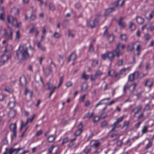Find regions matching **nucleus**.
Returning a JSON list of instances; mask_svg holds the SVG:
<instances>
[{
    "mask_svg": "<svg viewBox=\"0 0 154 154\" xmlns=\"http://www.w3.org/2000/svg\"><path fill=\"white\" fill-rule=\"evenodd\" d=\"M0 20H4V13L2 12L0 14Z\"/></svg>",
    "mask_w": 154,
    "mask_h": 154,
    "instance_id": "13d9d810",
    "label": "nucleus"
},
{
    "mask_svg": "<svg viewBox=\"0 0 154 154\" xmlns=\"http://www.w3.org/2000/svg\"><path fill=\"white\" fill-rule=\"evenodd\" d=\"M20 37V33L19 31H17L16 32V36L15 39L16 41H18Z\"/></svg>",
    "mask_w": 154,
    "mask_h": 154,
    "instance_id": "7c9ffc66",
    "label": "nucleus"
},
{
    "mask_svg": "<svg viewBox=\"0 0 154 154\" xmlns=\"http://www.w3.org/2000/svg\"><path fill=\"white\" fill-rule=\"evenodd\" d=\"M13 46L11 45H7L5 47V49L4 51L5 52H9L13 50Z\"/></svg>",
    "mask_w": 154,
    "mask_h": 154,
    "instance_id": "6ab92c4d",
    "label": "nucleus"
},
{
    "mask_svg": "<svg viewBox=\"0 0 154 154\" xmlns=\"http://www.w3.org/2000/svg\"><path fill=\"white\" fill-rule=\"evenodd\" d=\"M102 74V73L100 71L98 70L94 74V76L98 77L100 76Z\"/></svg>",
    "mask_w": 154,
    "mask_h": 154,
    "instance_id": "473e14b6",
    "label": "nucleus"
},
{
    "mask_svg": "<svg viewBox=\"0 0 154 154\" xmlns=\"http://www.w3.org/2000/svg\"><path fill=\"white\" fill-rule=\"evenodd\" d=\"M37 47L41 51H46V49L45 47L43 46L40 42H37Z\"/></svg>",
    "mask_w": 154,
    "mask_h": 154,
    "instance_id": "dca6fc26",
    "label": "nucleus"
},
{
    "mask_svg": "<svg viewBox=\"0 0 154 154\" xmlns=\"http://www.w3.org/2000/svg\"><path fill=\"white\" fill-rule=\"evenodd\" d=\"M2 57L4 58H5L6 60H0V66L3 65L9 59L10 56L9 55H7L6 56L3 55Z\"/></svg>",
    "mask_w": 154,
    "mask_h": 154,
    "instance_id": "f3484780",
    "label": "nucleus"
},
{
    "mask_svg": "<svg viewBox=\"0 0 154 154\" xmlns=\"http://www.w3.org/2000/svg\"><path fill=\"white\" fill-rule=\"evenodd\" d=\"M36 19V17L35 15L32 14L29 17V19L31 21H34Z\"/></svg>",
    "mask_w": 154,
    "mask_h": 154,
    "instance_id": "58836bf2",
    "label": "nucleus"
},
{
    "mask_svg": "<svg viewBox=\"0 0 154 154\" xmlns=\"http://www.w3.org/2000/svg\"><path fill=\"white\" fill-rule=\"evenodd\" d=\"M105 100V99H103L100 101L95 106V108L97 107L98 106L102 105L103 104L105 103L103 101Z\"/></svg>",
    "mask_w": 154,
    "mask_h": 154,
    "instance_id": "8fccbe9b",
    "label": "nucleus"
},
{
    "mask_svg": "<svg viewBox=\"0 0 154 154\" xmlns=\"http://www.w3.org/2000/svg\"><path fill=\"white\" fill-rule=\"evenodd\" d=\"M137 86V84L134 83L133 85H131L129 87V89L130 91H133Z\"/></svg>",
    "mask_w": 154,
    "mask_h": 154,
    "instance_id": "bb28decb",
    "label": "nucleus"
},
{
    "mask_svg": "<svg viewBox=\"0 0 154 154\" xmlns=\"http://www.w3.org/2000/svg\"><path fill=\"white\" fill-rule=\"evenodd\" d=\"M20 82L22 86H25L26 84V79L24 76L20 78Z\"/></svg>",
    "mask_w": 154,
    "mask_h": 154,
    "instance_id": "1a4fd4ad",
    "label": "nucleus"
},
{
    "mask_svg": "<svg viewBox=\"0 0 154 154\" xmlns=\"http://www.w3.org/2000/svg\"><path fill=\"white\" fill-rule=\"evenodd\" d=\"M91 143L92 144V146L95 148L99 146L100 144V142L96 140L91 141Z\"/></svg>",
    "mask_w": 154,
    "mask_h": 154,
    "instance_id": "ddd939ff",
    "label": "nucleus"
},
{
    "mask_svg": "<svg viewBox=\"0 0 154 154\" xmlns=\"http://www.w3.org/2000/svg\"><path fill=\"white\" fill-rule=\"evenodd\" d=\"M94 51V48L93 47V46L91 44L89 49V51L90 52H93Z\"/></svg>",
    "mask_w": 154,
    "mask_h": 154,
    "instance_id": "0e129e2a",
    "label": "nucleus"
},
{
    "mask_svg": "<svg viewBox=\"0 0 154 154\" xmlns=\"http://www.w3.org/2000/svg\"><path fill=\"white\" fill-rule=\"evenodd\" d=\"M135 73L131 74L129 75L128 77V80L132 82L134 80L135 77Z\"/></svg>",
    "mask_w": 154,
    "mask_h": 154,
    "instance_id": "a878e982",
    "label": "nucleus"
},
{
    "mask_svg": "<svg viewBox=\"0 0 154 154\" xmlns=\"http://www.w3.org/2000/svg\"><path fill=\"white\" fill-rule=\"evenodd\" d=\"M120 38L122 40L126 41L127 39V37L125 34L122 35H121Z\"/></svg>",
    "mask_w": 154,
    "mask_h": 154,
    "instance_id": "79ce46f5",
    "label": "nucleus"
},
{
    "mask_svg": "<svg viewBox=\"0 0 154 154\" xmlns=\"http://www.w3.org/2000/svg\"><path fill=\"white\" fill-rule=\"evenodd\" d=\"M144 38L145 40H148L150 38V36L149 34L146 33L144 35Z\"/></svg>",
    "mask_w": 154,
    "mask_h": 154,
    "instance_id": "49530a36",
    "label": "nucleus"
},
{
    "mask_svg": "<svg viewBox=\"0 0 154 154\" xmlns=\"http://www.w3.org/2000/svg\"><path fill=\"white\" fill-rule=\"evenodd\" d=\"M116 10V9L114 7H112L108 8L105 11L104 14L105 16L108 15L110 14L112 12H114Z\"/></svg>",
    "mask_w": 154,
    "mask_h": 154,
    "instance_id": "6e6552de",
    "label": "nucleus"
},
{
    "mask_svg": "<svg viewBox=\"0 0 154 154\" xmlns=\"http://www.w3.org/2000/svg\"><path fill=\"white\" fill-rule=\"evenodd\" d=\"M147 29L151 32L154 30V26L153 25L150 23H148L146 24Z\"/></svg>",
    "mask_w": 154,
    "mask_h": 154,
    "instance_id": "2eb2a0df",
    "label": "nucleus"
},
{
    "mask_svg": "<svg viewBox=\"0 0 154 154\" xmlns=\"http://www.w3.org/2000/svg\"><path fill=\"white\" fill-rule=\"evenodd\" d=\"M121 56L122 54L117 48L111 51H107L105 54H101V57L103 60H105L107 58L109 61H112L115 56L119 57Z\"/></svg>",
    "mask_w": 154,
    "mask_h": 154,
    "instance_id": "f03ea898",
    "label": "nucleus"
},
{
    "mask_svg": "<svg viewBox=\"0 0 154 154\" xmlns=\"http://www.w3.org/2000/svg\"><path fill=\"white\" fill-rule=\"evenodd\" d=\"M28 48L25 45H20L16 51L15 58L19 59L20 58L22 60H26L29 57V54L28 51Z\"/></svg>",
    "mask_w": 154,
    "mask_h": 154,
    "instance_id": "f257e3e1",
    "label": "nucleus"
},
{
    "mask_svg": "<svg viewBox=\"0 0 154 154\" xmlns=\"http://www.w3.org/2000/svg\"><path fill=\"white\" fill-rule=\"evenodd\" d=\"M49 8L50 10L52 11H53L55 9L54 7V5L53 4L51 3L49 5Z\"/></svg>",
    "mask_w": 154,
    "mask_h": 154,
    "instance_id": "a19ab883",
    "label": "nucleus"
},
{
    "mask_svg": "<svg viewBox=\"0 0 154 154\" xmlns=\"http://www.w3.org/2000/svg\"><path fill=\"white\" fill-rule=\"evenodd\" d=\"M148 126H144L142 130V132L143 134L146 133L147 131Z\"/></svg>",
    "mask_w": 154,
    "mask_h": 154,
    "instance_id": "f704fd0d",
    "label": "nucleus"
},
{
    "mask_svg": "<svg viewBox=\"0 0 154 154\" xmlns=\"http://www.w3.org/2000/svg\"><path fill=\"white\" fill-rule=\"evenodd\" d=\"M107 116V114L106 113L103 112L102 113L100 116L101 118L104 119Z\"/></svg>",
    "mask_w": 154,
    "mask_h": 154,
    "instance_id": "bf43d9fd",
    "label": "nucleus"
},
{
    "mask_svg": "<svg viewBox=\"0 0 154 154\" xmlns=\"http://www.w3.org/2000/svg\"><path fill=\"white\" fill-rule=\"evenodd\" d=\"M55 138H56L54 135H51L48 137V141L49 143L52 142L54 141Z\"/></svg>",
    "mask_w": 154,
    "mask_h": 154,
    "instance_id": "5701e85b",
    "label": "nucleus"
},
{
    "mask_svg": "<svg viewBox=\"0 0 154 154\" xmlns=\"http://www.w3.org/2000/svg\"><path fill=\"white\" fill-rule=\"evenodd\" d=\"M9 128L11 131L12 132L13 134L11 135V138L12 140H13L14 137H16V128L17 126L16 124V123L11 124L9 126Z\"/></svg>",
    "mask_w": 154,
    "mask_h": 154,
    "instance_id": "20e7f679",
    "label": "nucleus"
},
{
    "mask_svg": "<svg viewBox=\"0 0 154 154\" xmlns=\"http://www.w3.org/2000/svg\"><path fill=\"white\" fill-rule=\"evenodd\" d=\"M83 128V125L82 122H81L78 126V128L79 130L82 131Z\"/></svg>",
    "mask_w": 154,
    "mask_h": 154,
    "instance_id": "774afa93",
    "label": "nucleus"
},
{
    "mask_svg": "<svg viewBox=\"0 0 154 154\" xmlns=\"http://www.w3.org/2000/svg\"><path fill=\"white\" fill-rule=\"evenodd\" d=\"M82 132V130L78 129L75 133L74 135L76 136H78L81 134Z\"/></svg>",
    "mask_w": 154,
    "mask_h": 154,
    "instance_id": "09e8293b",
    "label": "nucleus"
},
{
    "mask_svg": "<svg viewBox=\"0 0 154 154\" xmlns=\"http://www.w3.org/2000/svg\"><path fill=\"white\" fill-rule=\"evenodd\" d=\"M117 125L115 123H114L113 124L111 125V127H112V129L110 131V132H111L113 131L114 130L115 128H116V126Z\"/></svg>",
    "mask_w": 154,
    "mask_h": 154,
    "instance_id": "37998d69",
    "label": "nucleus"
},
{
    "mask_svg": "<svg viewBox=\"0 0 154 154\" xmlns=\"http://www.w3.org/2000/svg\"><path fill=\"white\" fill-rule=\"evenodd\" d=\"M124 19V18L123 17H120L118 22V24L122 28L125 27L126 26L125 23L122 21Z\"/></svg>",
    "mask_w": 154,
    "mask_h": 154,
    "instance_id": "4468645a",
    "label": "nucleus"
},
{
    "mask_svg": "<svg viewBox=\"0 0 154 154\" xmlns=\"http://www.w3.org/2000/svg\"><path fill=\"white\" fill-rule=\"evenodd\" d=\"M123 60H121L118 61L117 64L119 66H120L123 65Z\"/></svg>",
    "mask_w": 154,
    "mask_h": 154,
    "instance_id": "e2e57ef3",
    "label": "nucleus"
},
{
    "mask_svg": "<svg viewBox=\"0 0 154 154\" xmlns=\"http://www.w3.org/2000/svg\"><path fill=\"white\" fill-rule=\"evenodd\" d=\"M120 75L119 74V73H117L115 74V77L116 79L117 80H119L120 78Z\"/></svg>",
    "mask_w": 154,
    "mask_h": 154,
    "instance_id": "338daca9",
    "label": "nucleus"
},
{
    "mask_svg": "<svg viewBox=\"0 0 154 154\" xmlns=\"http://www.w3.org/2000/svg\"><path fill=\"white\" fill-rule=\"evenodd\" d=\"M99 117L98 116H95L93 119V121L94 123H96L99 121Z\"/></svg>",
    "mask_w": 154,
    "mask_h": 154,
    "instance_id": "c03bdc74",
    "label": "nucleus"
},
{
    "mask_svg": "<svg viewBox=\"0 0 154 154\" xmlns=\"http://www.w3.org/2000/svg\"><path fill=\"white\" fill-rule=\"evenodd\" d=\"M152 85V82L149 79H147L145 84V86L149 88H150Z\"/></svg>",
    "mask_w": 154,
    "mask_h": 154,
    "instance_id": "a211bd4d",
    "label": "nucleus"
},
{
    "mask_svg": "<svg viewBox=\"0 0 154 154\" xmlns=\"http://www.w3.org/2000/svg\"><path fill=\"white\" fill-rule=\"evenodd\" d=\"M89 76L85 74V72H84L81 75V77L82 79L85 80H87L89 78Z\"/></svg>",
    "mask_w": 154,
    "mask_h": 154,
    "instance_id": "393cba45",
    "label": "nucleus"
},
{
    "mask_svg": "<svg viewBox=\"0 0 154 154\" xmlns=\"http://www.w3.org/2000/svg\"><path fill=\"white\" fill-rule=\"evenodd\" d=\"M87 25L91 28L95 27V24L94 20L91 19L89 20L87 22Z\"/></svg>",
    "mask_w": 154,
    "mask_h": 154,
    "instance_id": "9b49d317",
    "label": "nucleus"
},
{
    "mask_svg": "<svg viewBox=\"0 0 154 154\" xmlns=\"http://www.w3.org/2000/svg\"><path fill=\"white\" fill-rule=\"evenodd\" d=\"M8 106L11 109L13 108L15 105V103L14 100L13 101H10L8 104Z\"/></svg>",
    "mask_w": 154,
    "mask_h": 154,
    "instance_id": "b1692460",
    "label": "nucleus"
},
{
    "mask_svg": "<svg viewBox=\"0 0 154 154\" xmlns=\"http://www.w3.org/2000/svg\"><path fill=\"white\" fill-rule=\"evenodd\" d=\"M125 2L124 0H118L116 2H114L113 3V5L114 6V8L116 9V8L117 6H120L122 7Z\"/></svg>",
    "mask_w": 154,
    "mask_h": 154,
    "instance_id": "39448f33",
    "label": "nucleus"
},
{
    "mask_svg": "<svg viewBox=\"0 0 154 154\" xmlns=\"http://www.w3.org/2000/svg\"><path fill=\"white\" fill-rule=\"evenodd\" d=\"M53 36L56 38H58L60 36V35L58 33L56 32L54 34Z\"/></svg>",
    "mask_w": 154,
    "mask_h": 154,
    "instance_id": "052dcab7",
    "label": "nucleus"
},
{
    "mask_svg": "<svg viewBox=\"0 0 154 154\" xmlns=\"http://www.w3.org/2000/svg\"><path fill=\"white\" fill-rule=\"evenodd\" d=\"M107 124V122L106 121H104L102 122L100 125V127L101 128H103L106 126Z\"/></svg>",
    "mask_w": 154,
    "mask_h": 154,
    "instance_id": "a18cd8bd",
    "label": "nucleus"
},
{
    "mask_svg": "<svg viewBox=\"0 0 154 154\" xmlns=\"http://www.w3.org/2000/svg\"><path fill=\"white\" fill-rule=\"evenodd\" d=\"M68 36L69 37L73 38L74 36V34L72 33L70 30H68Z\"/></svg>",
    "mask_w": 154,
    "mask_h": 154,
    "instance_id": "5fc2aeb1",
    "label": "nucleus"
},
{
    "mask_svg": "<svg viewBox=\"0 0 154 154\" xmlns=\"http://www.w3.org/2000/svg\"><path fill=\"white\" fill-rule=\"evenodd\" d=\"M76 58L77 56L76 54L75 53L73 52L71 54L69 58L68 61L69 62L71 61H73V62L72 64V65H74V61L76 59Z\"/></svg>",
    "mask_w": 154,
    "mask_h": 154,
    "instance_id": "0eeeda50",
    "label": "nucleus"
},
{
    "mask_svg": "<svg viewBox=\"0 0 154 154\" xmlns=\"http://www.w3.org/2000/svg\"><path fill=\"white\" fill-rule=\"evenodd\" d=\"M125 45H123L121 44L120 43H118L117 45H116V49H117L118 48V49L119 51L121 52L122 54V55L123 54V52L121 50H119V48H121L122 50H123L125 49Z\"/></svg>",
    "mask_w": 154,
    "mask_h": 154,
    "instance_id": "f8f14e48",
    "label": "nucleus"
},
{
    "mask_svg": "<svg viewBox=\"0 0 154 154\" xmlns=\"http://www.w3.org/2000/svg\"><path fill=\"white\" fill-rule=\"evenodd\" d=\"M130 122L129 121H125L124 122L123 125V128L126 127L127 128L129 125Z\"/></svg>",
    "mask_w": 154,
    "mask_h": 154,
    "instance_id": "c756f323",
    "label": "nucleus"
},
{
    "mask_svg": "<svg viewBox=\"0 0 154 154\" xmlns=\"http://www.w3.org/2000/svg\"><path fill=\"white\" fill-rule=\"evenodd\" d=\"M152 145V142L151 141H149V143L147 145L146 149H148L149 148L151 147Z\"/></svg>",
    "mask_w": 154,
    "mask_h": 154,
    "instance_id": "680f3d73",
    "label": "nucleus"
},
{
    "mask_svg": "<svg viewBox=\"0 0 154 154\" xmlns=\"http://www.w3.org/2000/svg\"><path fill=\"white\" fill-rule=\"evenodd\" d=\"M13 34V31L11 29H10V34L8 35H7V32L5 29H0V35L2 34L3 36H7V39L12 40V36Z\"/></svg>",
    "mask_w": 154,
    "mask_h": 154,
    "instance_id": "7ed1b4c3",
    "label": "nucleus"
},
{
    "mask_svg": "<svg viewBox=\"0 0 154 154\" xmlns=\"http://www.w3.org/2000/svg\"><path fill=\"white\" fill-rule=\"evenodd\" d=\"M29 93L30 94V97H31L32 95V91H30L29 90H28L27 88L25 89V94L26 95L27 93Z\"/></svg>",
    "mask_w": 154,
    "mask_h": 154,
    "instance_id": "e433bc0d",
    "label": "nucleus"
},
{
    "mask_svg": "<svg viewBox=\"0 0 154 154\" xmlns=\"http://www.w3.org/2000/svg\"><path fill=\"white\" fill-rule=\"evenodd\" d=\"M122 140H118L117 142V145L118 146H120L122 144Z\"/></svg>",
    "mask_w": 154,
    "mask_h": 154,
    "instance_id": "69168bd1",
    "label": "nucleus"
},
{
    "mask_svg": "<svg viewBox=\"0 0 154 154\" xmlns=\"http://www.w3.org/2000/svg\"><path fill=\"white\" fill-rule=\"evenodd\" d=\"M69 141V139L68 137H66L63 138V142L61 143L62 145H63L64 144L67 143Z\"/></svg>",
    "mask_w": 154,
    "mask_h": 154,
    "instance_id": "4c0bfd02",
    "label": "nucleus"
},
{
    "mask_svg": "<svg viewBox=\"0 0 154 154\" xmlns=\"http://www.w3.org/2000/svg\"><path fill=\"white\" fill-rule=\"evenodd\" d=\"M5 90L7 92L10 93H12L13 91V90L12 89L8 87H6Z\"/></svg>",
    "mask_w": 154,
    "mask_h": 154,
    "instance_id": "603ef678",
    "label": "nucleus"
},
{
    "mask_svg": "<svg viewBox=\"0 0 154 154\" xmlns=\"http://www.w3.org/2000/svg\"><path fill=\"white\" fill-rule=\"evenodd\" d=\"M14 148L13 147L11 148L9 150L8 152V154H14Z\"/></svg>",
    "mask_w": 154,
    "mask_h": 154,
    "instance_id": "864d4df0",
    "label": "nucleus"
},
{
    "mask_svg": "<svg viewBox=\"0 0 154 154\" xmlns=\"http://www.w3.org/2000/svg\"><path fill=\"white\" fill-rule=\"evenodd\" d=\"M86 95V94H84L82 97H81L79 99V101L80 102H84L85 100Z\"/></svg>",
    "mask_w": 154,
    "mask_h": 154,
    "instance_id": "6e6d98bb",
    "label": "nucleus"
},
{
    "mask_svg": "<svg viewBox=\"0 0 154 154\" xmlns=\"http://www.w3.org/2000/svg\"><path fill=\"white\" fill-rule=\"evenodd\" d=\"M63 82V76H61V77H60V78L59 83L58 86L57 87V88H59L60 87V86L62 84Z\"/></svg>",
    "mask_w": 154,
    "mask_h": 154,
    "instance_id": "ea45409f",
    "label": "nucleus"
},
{
    "mask_svg": "<svg viewBox=\"0 0 154 154\" xmlns=\"http://www.w3.org/2000/svg\"><path fill=\"white\" fill-rule=\"evenodd\" d=\"M93 62L92 64V66H93L95 67L96 66L98 63V61L97 60H93Z\"/></svg>",
    "mask_w": 154,
    "mask_h": 154,
    "instance_id": "4d7b16f0",
    "label": "nucleus"
},
{
    "mask_svg": "<svg viewBox=\"0 0 154 154\" xmlns=\"http://www.w3.org/2000/svg\"><path fill=\"white\" fill-rule=\"evenodd\" d=\"M141 47L140 45H137V48H136V51L137 52V53L136 54L137 55H138L140 53V48Z\"/></svg>",
    "mask_w": 154,
    "mask_h": 154,
    "instance_id": "c85d7f7f",
    "label": "nucleus"
},
{
    "mask_svg": "<svg viewBox=\"0 0 154 154\" xmlns=\"http://www.w3.org/2000/svg\"><path fill=\"white\" fill-rule=\"evenodd\" d=\"M109 40V42H112L114 39V36L112 35H110L108 37Z\"/></svg>",
    "mask_w": 154,
    "mask_h": 154,
    "instance_id": "de8ad7c7",
    "label": "nucleus"
},
{
    "mask_svg": "<svg viewBox=\"0 0 154 154\" xmlns=\"http://www.w3.org/2000/svg\"><path fill=\"white\" fill-rule=\"evenodd\" d=\"M134 49V44L129 45L127 46V50L128 51H132Z\"/></svg>",
    "mask_w": 154,
    "mask_h": 154,
    "instance_id": "cd10ccee",
    "label": "nucleus"
},
{
    "mask_svg": "<svg viewBox=\"0 0 154 154\" xmlns=\"http://www.w3.org/2000/svg\"><path fill=\"white\" fill-rule=\"evenodd\" d=\"M129 68V67H128L126 68H124L122 69L120 71V72H119V74L120 75L122 74L125 72L126 70L128 69Z\"/></svg>",
    "mask_w": 154,
    "mask_h": 154,
    "instance_id": "c9c22d12",
    "label": "nucleus"
},
{
    "mask_svg": "<svg viewBox=\"0 0 154 154\" xmlns=\"http://www.w3.org/2000/svg\"><path fill=\"white\" fill-rule=\"evenodd\" d=\"M87 88L88 86L87 84L86 83H84L83 84L81 88V91H84L87 89Z\"/></svg>",
    "mask_w": 154,
    "mask_h": 154,
    "instance_id": "2f4dec72",
    "label": "nucleus"
},
{
    "mask_svg": "<svg viewBox=\"0 0 154 154\" xmlns=\"http://www.w3.org/2000/svg\"><path fill=\"white\" fill-rule=\"evenodd\" d=\"M8 22L11 24L13 26H15V23H17V20L16 18H14L12 16H8Z\"/></svg>",
    "mask_w": 154,
    "mask_h": 154,
    "instance_id": "423d86ee",
    "label": "nucleus"
},
{
    "mask_svg": "<svg viewBox=\"0 0 154 154\" xmlns=\"http://www.w3.org/2000/svg\"><path fill=\"white\" fill-rule=\"evenodd\" d=\"M125 117L124 116H122L120 117L117 119L116 122L114 123L116 124L117 125H118L120 122H121L123 120Z\"/></svg>",
    "mask_w": 154,
    "mask_h": 154,
    "instance_id": "412c9836",
    "label": "nucleus"
},
{
    "mask_svg": "<svg viewBox=\"0 0 154 154\" xmlns=\"http://www.w3.org/2000/svg\"><path fill=\"white\" fill-rule=\"evenodd\" d=\"M142 108V106L141 105H140L137 107L134 108L132 110V112H134V116H135L138 114L139 112H140L141 109Z\"/></svg>",
    "mask_w": 154,
    "mask_h": 154,
    "instance_id": "9d476101",
    "label": "nucleus"
},
{
    "mask_svg": "<svg viewBox=\"0 0 154 154\" xmlns=\"http://www.w3.org/2000/svg\"><path fill=\"white\" fill-rule=\"evenodd\" d=\"M136 20L137 22L139 24H142L144 21V19L142 17H137Z\"/></svg>",
    "mask_w": 154,
    "mask_h": 154,
    "instance_id": "aec40b11",
    "label": "nucleus"
},
{
    "mask_svg": "<svg viewBox=\"0 0 154 154\" xmlns=\"http://www.w3.org/2000/svg\"><path fill=\"white\" fill-rule=\"evenodd\" d=\"M154 16V11H152L149 14V17H147L148 20L151 19Z\"/></svg>",
    "mask_w": 154,
    "mask_h": 154,
    "instance_id": "72a5a7b5",
    "label": "nucleus"
},
{
    "mask_svg": "<svg viewBox=\"0 0 154 154\" xmlns=\"http://www.w3.org/2000/svg\"><path fill=\"white\" fill-rule=\"evenodd\" d=\"M130 29L131 31H134L136 28V26L134 23L132 22H130Z\"/></svg>",
    "mask_w": 154,
    "mask_h": 154,
    "instance_id": "4be33fe9",
    "label": "nucleus"
},
{
    "mask_svg": "<svg viewBox=\"0 0 154 154\" xmlns=\"http://www.w3.org/2000/svg\"><path fill=\"white\" fill-rule=\"evenodd\" d=\"M23 149V148H18L17 149L14 148V154H17L20 150Z\"/></svg>",
    "mask_w": 154,
    "mask_h": 154,
    "instance_id": "3c124183",
    "label": "nucleus"
}]
</instances>
